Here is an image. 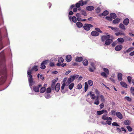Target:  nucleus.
Returning <instances> with one entry per match:
<instances>
[{"label":"nucleus","instance_id":"nucleus-64","mask_svg":"<svg viewBox=\"0 0 134 134\" xmlns=\"http://www.w3.org/2000/svg\"><path fill=\"white\" fill-rule=\"evenodd\" d=\"M129 55L131 56L134 55V51L130 52L129 54Z\"/></svg>","mask_w":134,"mask_h":134},{"label":"nucleus","instance_id":"nucleus-57","mask_svg":"<svg viewBox=\"0 0 134 134\" xmlns=\"http://www.w3.org/2000/svg\"><path fill=\"white\" fill-rule=\"evenodd\" d=\"M111 114L113 115H115L116 114L115 111L114 110H111Z\"/></svg>","mask_w":134,"mask_h":134},{"label":"nucleus","instance_id":"nucleus-39","mask_svg":"<svg viewBox=\"0 0 134 134\" xmlns=\"http://www.w3.org/2000/svg\"><path fill=\"white\" fill-rule=\"evenodd\" d=\"M51 89L50 87L47 88L46 90V93H49L51 92Z\"/></svg>","mask_w":134,"mask_h":134},{"label":"nucleus","instance_id":"nucleus-50","mask_svg":"<svg viewBox=\"0 0 134 134\" xmlns=\"http://www.w3.org/2000/svg\"><path fill=\"white\" fill-rule=\"evenodd\" d=\"M124 38L126 41H130L132 40V39L127 36H125Z\"/></svg>","mask_w":134,"mask_h":134},{"label":"nucleus","instance_id":"nucleus-40","mask_svg":"<svg viewBox=\"0 0 134 134\" xmlns=\"http://www.w3.org/2000/svg\"><path fill=\"white\" fill-rule=\"evenodd\" d=\"M88 83L89 85L91 86H92L93 84V82L91 80H89L88 81Z\"/></svg>","mask_w":134,"mask_h":134},{"label":"nucleus","instance_id":"nucleus-28","mask_svg":"<svg viewBox=\"0 0 134 134\" xmlns=\"http://www.w3.org/2000/svg\"><path fill=\"white\" fill-rule=\"evenodd\" d=\"M109 14V12L107 10H105L103 12V13L101 14L102 16H106Z\"/></svg>","mask_w":134,"mask_h":134},{"label":"nucleus","instance_id":"nucleus-23","mask_svg":"<svg viewBox=\"0 0 134 134\" xmlns=\"http://www.w3.org/2000/svg\"><path fill=\"white\" fill-rule=\"evenodd\" d=\"M134 49V47H130L128 49H127L126 51H125L124 52V53H129L131 51L133 50Z\"/></svg>","mask_w":134,"mask_h":134},{"label":"nucleus","instance_id":"nucleus-58","mask_svg":"<svg viewBox=\"0 0 134 134\" xmlns=\"http://www.w3.org/2000/svg\"><path fill=\"white\" fill-rule=\"evenodd\" d=\"M96 10L97 13H98L100 12V8L99 7H98L96 9Z\"/></svg>","mask_w":134,"mask_h":134},{"label":"nucleus","instance_id":"nucleus-41","mask_svg":"<svg viewBox=\"0 0 134 134\" xmlns=\"http://www.w3.org/2000/svg\"><path fill=\"white\" fill-rule=\"evenodd\" d=\"M125 99L129 102H131L132 100L128 96L125 97Z\"/></svg>","mask_w":134,"mask_h":134},{"label":"nucleus","instance_id":"nucleus-22","mask_svg":"<svg viewBox=\"0 0 134 134\" xmlns=\"http://www.w3.org/2000/svg\"><path fill=\"white\" fill-rule=\"evenodd\" d=\"M115 35L116 36L123 35L125 36V34L124 32H116L115 33Z\"/></svg>","mask_w":134,"mask_h":134},{"label":"nucleus","instance_id":"nucleus-36","mask_svg":"<svg viewBox=\"0 0 134 134\" xmlns=\"http://www.w3.org/2000/svg\"><path fill=\"white\" fill-rule=\"evenodd\" d=\"M117 41L118 42L121 43H122L124 42V40L122 38H118Z\"/></svg>","mask_w":134,"mask_h":134},{"label":"nucleus","instance_id":"nucleus-42","mask_svg":"<svg viewBox=\"0 0 134 134\" xmlns=\"http://www.w3.org/2000/svg\"><path fill=\"white\" fill-rule=\"evenodd\" d=\"M74 86V84L73 83H72L70 84L69 86V88L70 90H72Z\"/></svg>","mask_w":134,"mask_h":134},{"label":"nucleus","instance_id":"nucleus-59","mask_svg":"<svg viewBox=\"0 0 134 134\" xmlns=\"http://www.w3.org/2000/svg\"><path fill=\"white\" fill-rule=\"evenodd\" d=\"M49 65L50 66L53 67L54 66V63L52 62H51L49 64Z\"/></svg>","mask_w":134,"mask_h":134},{"label":"nucleus","instance_id":"nucleus-54","mask_svg":"<svg viewBox=\"0 0 134 134\" xmlns=\"http://www.w3.org/2000/svg\"><path fill=\"white\" fill-rule=\"evenodd\" d=\"M111 28L114 31H118L119 29L117 27H111Z\"/></svg>","mask_w":134,"mask_h":134},{"label":"nucleus","instance_id":"nucleus-37","mask_svg":"<svg viewBox=\"0 0 134 134\" xmlns=\"http://www.w3.org/2000/svg\"><path fill=\"white\" fill-rule=\"evenodd\" d=\"M88 88V85L87 82L85 83V91L86 92Z\"/></svg>","mask_w":134,"mask_h":134},{"label":"nucleus","instance_id":"nucleus-27","mask_svg":"<svg viewBox=\"0 0 134 134\" xmlns=\"http://www.w3.org/2000/svg\"><path fill=\"white\" fill-rule=\"evenodd\" d=\"M82 59L81 57H77L76 59V61L77 62H80L82 60Z\"/></svg>","mask_w":134,"mask_h":134},{"label":"nucleus","instance_id":"nucleus-2","mask_svg":"<svg viewBox=\"0 0 134 134\" xmlns=\"http://www.w3.org/2000/svg\"><path fill=\"white\" fill-rule=\"evenodd\" d=\"M102 118L103 120H107L106 122L108 125H110L111 124V121L112 119L111 117H107V114L103 115L102 116Z\"/></svg>","mask_w":134,"mask_h":134},{"label":"nucleus","instance_id":"nucleus-5","mask_svg":"<svg viewBox=\"0 0 134 134\" xmlns=\"http://www.w3.org/2000/svg\"><path fill=\"white\" fill-rule=\"evenodd\" d=\"M92 27L93 25L91 24H85L83 27L85 30L88 31L90 30L91 27Z\"/></svg>","mask_w":134,"mask_h":134},{"label":"nucleus","instance_id":"nucleus-47","mask_svg":"<svg viewBox=\"0 0 134 134\" xmlns=\"http://www.w3.org/2000/svg\"><path fill=\"white\" fill-rule=\"evenodd\" d=\"M126 128L128 131L130 132H131L132 130V128L130 126H127L126 127Z\"/></svg>","mask_w":134,"mask_h":134},{"label":"nucleus","instance_id":"nucleus-49","mask_svg":"<svg viewBox=\"0 0 134 134\" xmlns=\"http://www.w3.org/2000/svg\"><path fill=\"white\" fill-rule=\"evenodd\" d=\"M81 14L83 15L86 16L87 15V14L86 12L84 10H82L81 11Z\"/></svg>","mask_w":134,"mask_h":134},{"label":"nucleus","instance_id":"nucleus-6","mask_svg":"<svg viewBox=\"0 0 134 134\" xmlns=\"http://www.w3.org/2000/svg\"><path fill=\"white\" fill-rule=\"evenodd\" d=\"M48 62H49V60H46L43 61L41 64V68L42 69H45L46 67L45 65L47 64Z\"/></svg>","mask_w":134,"mask_h":134},{"label":"nucleus","instance_id":"nucleus-55","mask_svg":"<svg viewBox=\"0 0 134 134\" xmlns=\"http://www.w3.org/2000/svg\"><path fill=\"white\" fill-rule=\"evenodd\" d=\"M82 88V85L81 83H79L78 84L77 87V88L79 90H80Z\"/></svg>","mask_w":134,"mask_h":134},{"label":"nucleus","instance_id":"nucleus-20","mask_svg":"<svg viewBox=\"0 0 134 134\" xmlns=\"http://www.w3.org/2000/svg\"><path fill=\"white\" fill-rule=\"evenodd\" d=\"M94 8L93 6H89L87 7L86 8V9L88 11H92L93 10Z\"/></svg>","mask_w":134,"mask_h":134},{"label":"nucleus","instance_id":"nucleus-34","mask_svg":"<svg viewBox=\"0 0 134 134\" xmlns=\"http://www.w3.org/2000/svg\"><path fill=\"white\" fill-rule=\"evenodd\" d=\"M120 84L123 87L125 88H127V85L125 83L121 82H120Z\"/></svg>","mask_w":134,"mask_h":134},{"label":"nucleus","instance_id":"nucleus-44","mask_svg":"<svg viewBox=\"0 0 134 134\" xmlns=\"http://www.w3.org/2000/svg\"><path fill=\"white\" fill-rule=\"evenodd\" d=\"M127 79L128 80V81L129 83L130 84L131 82V80L132 79V77L130 76H129L127 77Z\"/></svg>","mask_w":134,"mask_h":134},{"label":"nucleus","instance_id":"nucleus-45","mask_svg":"<svg viewBox=\"0 0 134 134\" xmlns=\"http://www.w3.org/2000/svg\"><path fill=\"white\" fill-rule=\"evenodd\" d=\"M130 90L131 93L134 96V88L133 87H131L130 88Z\"/></svg>","mask_w":134,"mask_h":134},{"label":"nucleus","instance_id":"nucleus-43","mask_svg":"<svg viewBox=\"0 0 134 134\" xmlns=\"http://www.w3.org/2000/svg\"><path fill=\"white\" fill-rule=\"evenodd\" d=\"M103 70L107 74V75H108L109 74V71L108 69L107 68H104L103 69Z\"/></svg>","mask_w":134,"mask_h":134},{"label":"nucleus","instance_id":"nucleus-9","mask_svg":"<svg viewBox=\"0 0 134 134\" xmlns=\"http://www.w3.org/2000/svg\"><path fill=\"white\" fill-rule=\"evenodd\" d=\"M90 95L91 99H95L96 97L94 94L92 92H89L87 95V96L88 95Z\"/></svg>","mask_w":134,"mask_h":134},{"label":"nucleus","instance_id":"nucleus-53","mask_svg":"<svg viewBox=\"0 0 134 134\" xmlns=\"http://www.w3.org/2000/svg\"><path fill=\"white\" fill-rule=\"evenodd\" d=\"M112 125L116 126H119V125L116 122H114L112 123Z\"/></svg>","mask_w":134,"mask_h":134},{"label":"nucleus","instance_id":"nucleus-13","mask_svg":"<svg viewBox=\"0 0 134 134\" xmlns=\"http://www.w3.org/2000/svg\"><path fill=\"white\" fill-rule=\"evenodd\" d=\"M92 36H96L99 35V34L96 31H92L91 33Z\"/></svg>","mask_w":134,"mask_h":134},{"label":"nucleus","instance_id":"nucleus-7","mask_svg":"<svg viewBox=\"0 0 134 134\" xmlns=\"http://www.w3.org/2000/svg\"><path fill=\"white\" fill-rule=\"evenodd\" d=\"M42 85L41 84L38 85L37 86H34L33 89L35 92H38L39 91V88L41 87Z\"/></svg>","mask_w":134,"mask_h":134},{"label":"nucleus","instance_id":"nucleus-11","mask_svg":"<svg viewBox=\"0 0 134 134\" xmlns=\"http://www.w3.org/2000/svg\"><path fill=\"white\" fill-rule=\"evenodd\" d=\"M37 66H34L32 69L31 70H30V68H29V70L27 71V73L29 72H30L32 74V71H36L38 70V69L37 68Z\"/></svg>","mask_w":134,"mask_h":134},{"label":"nucleus","instance_id":"nucleus-16","mask_svg":"<svg viewBox=\"0 0 134 134\" xmlns=\"http://www.w3.org/2000/svg\"><path fill=\"white\" fill-rule=\"evenodd\" d=\"M122 46L121 45H119L116 46L115 49L117 51H120L122 49Z\"/></svg>","mask_w":134,"mask_h":134},{"label":"nucleus","instance_id":"nucleus-19","mask_svg":"<svg viewBox=\"0 0 134 134\" xmlns=\"http://www.w3.org/2000/svg\"><path fill=\"white\" fill-rule=\"evenodd\" d=\"M129 21V19L127 18H126L124 20L123 23L124 25L127 26L128 24Z\"/></svg>","mask_w":134,"mask_h":134},{"label":"nucleus","instance_id":"nucleus-18","mask_svg":"<svg viewBox=\"0 0 134 134\" xmlns=\"http://www.w3.org/2000/svg\"><path fill=\"white\" fill-rule=\"evenodd\" d=\"M69 19L71 20L74 23H76L77 21V19L75 16H73L72 18L71 16H69Z\"/></svg>","mask_w":134,"mask_h":134},{"label":"nucleus","instance_id":"nucleus-33","mask_svg":"<svg viewBox=\"0 0 134 134\" xmlns=\"http://www.w3.org/2000/svg\"><path fill=\"white\" fill-rule=\"evenodd\" d=\"M119 27L122 30H125V26L122 23H120V24Z\"/></svg>","mask_w":134,"mask_h":134},{"label":"nucleus","instance_id":"nucleus-63","mask_svg":"<svg viewBox=\"0 0 134 134\" xmlns=\"http://www.w3.org/2000/svg\"><path fill=\"white\" fill-rule=\"evenodd\" d=\"M100 109H101L104 107V104L103 103H101L99 105Z\"/></svg>","mask_w":134,"mask_h":134},{"label":"nucleus","instance_id":"nucleus-12","mask_svg":"<svg viewBox=\"0 0 134 134\" xmlns=\"http://www.w3.org/2000/svg\"><path fill=\"white\" fill-rule=\"evenodd\" d=\"M113 40L111 39H108L105 41V44L107 45H109L113 42Z\"/></svg>","mask_w":134,"mask_h":134},{"label":"nucleus","instance_id":"nucleus-14","mask_svg":"<svg viewBox=\"0 0 134 134\" xmlns=\"http://www.w3.org/2000/svg\"><path fill=\"white\" fill-rule=\"evenodd\" d=\"M116 115L117 116L119 119H121L123 118L122 114L120 112L118 111L116 113Z\"/></svg>","mask_w":134,"mask_h":134},{"label":"nucleus","instance_id":"nucleus-48","mask_svg":"<svg viewBox=\"0 0 134 134\" xmlns=\"http://www.w3.org/2000/svg\"><path fill=\"white\" fill-rule=\"evenodd\" d=\"M95 30L98 32H100L102 33V32L100 30V29L98 28H96L95 29Z\"/></svg>","mask_w":134,"mask_h":134},{"label":"nucleus","instance_id":"nucleus-4","mask_svg":"<svg viewBox=\"0 0 134 134\" xmlns=\"http://www.w3.org/2000/svg\"><path fill=\"white\" fill-rule=\"evenodd\" d=\"M87 2V1H86L84 2L82 0L80 1L78 3H77L76 4V8H79L80 6H82L84 4H86Z\"/></svg>","mask_w":134,"mask_h":134},{"label":"nucleus","instance_id":"nucleus-3","mask_svg":"<svg viewBox=\"0 0 134 134\" xmlns=\"http://www.w3.org/2000/svg\"><path fill=\"white\" fill-rule=\"evenodd\" d=\"M79 76L78 75H74L73 76H71L70 78H68L66 83H68V85H69L71 82L73 81L75 79L77 78Z\"/></svg>","mask_w":134,"mask_h":134},{"label":"nucleus","instance_id":"nucleus-26","mask_svg":"<svg viewBox=\"0 0 134 134\" xmlns=\"http://www.w3.org/2000/svg\"><path fill=\"white\" fill-rule=\"evenodd\" d=\"M125 124L126 125H129L130 124V121L128 120H126L124 121Z\"/></svg>","mask_w":134,"mask_h":134},{"label":"nucleus","instance_id":"nucleus-35","mask_svg":"<svg viewBox=\"0 0 134 134\" xmlns=\"http://www.w3.org/2000/svg\"><path fill=\"white\" fill-rule=\"evenodd\" d=\"M83 63L84 65L86 66L88 65V62L86 59L84 60L83 61Z\"/></svg>","mask_w":134,"mask_h":134},{"label":"nucleus","instance_id":"nucleus-38","mask_svg":"<svg viewBox=\"0 0 134 134\" xmlns=\"http://www.w3.org/2000/svg\"><path fill=\"white\" fill-rule=\"evenodd\" d=\"M101 75L104 77L106 78L107 77V75L104 72H102L101 73Z\"/></svg>","mask_w":134,"mask_h":134},{"label":"nucleus","instance_id":"nucleus-46","mask_svg":"<svg viewBox=\"0 0 134 134\" xmlns=\"http://www.w3.org/2000/svg\"><path fill=\"white\" fill-rule=\"evenodd\" d=\"M96 68H89V71L91 72H94V70Z\"/></svg>","mask_w":134,"mask_h":134},{"label":"nucleus","instance_id":"nucleus-15","mask_svg":"<svg viewBox=\"0 0 134 134\" xmlns=\"http://www.w3.org/2000/svg\"><path fill=\"white\" fill-rule=\"evenodd\" d=\"M118 80L119 81H121L122 80V75L121 73H118L117 75Z\"/></svg>","mask_w":134,"mask_h":134},{"label":"nucleus","instance_id":"nucleus-32","mask_svg":"<svg viewBox=\"0 0 134 134\" xmlns=\"http://www.w3.org/2000/svg\"><path fill=\"white\" fill-rule=\"evenodd\" d=\"M46 90V89L45 87H42L40 90V92L41 93H43Z\"/></svg>","mask_w":134,"mask_h":134},{"label":"nucleus","instance_id":"nucleus-30","mask_svg":"<svg viewBox=\"0 0 134 134\" xmlns=\"http://www.w3.org/2000/svg\"><path fill=\"white\" fill-rule=\"evenodd\" d=\"M120 19L119 18H116L113 21V23L114 24H117L119 22Z\"/></svg>","mask_w":134,"mask_h":134},{"label":"nucleus","instance_id":"nucleus-31","mask_svg":"<svg viewBox=\"0 0 134 134\" xmlns=\"http://www.w3.org/2000/svg\"><path fill=\"white\" fill-rule=\"evenodd\" d=\"M44 97L46 99H49L51 97L50 94L48 93H46L44 95Z\"/></svg>","mask_w":134,"mask_h":134},{"label":"nucleus","instance_id":"nucleus-61","mask_svg":"<svg viewBox=\"0 0 134 134\" xmlns=\"http://www.w3.org/2000/svg\"><path fill=\"white\" fill-rule=\"evenodd\" d=\"M65 85V83H63L62 85V86L61 87V89L62 90H63L64 89Z\"/></svg>","mask_w":134,"mask_h":134},{"label":"nucleus","instance_id":"nucleus-62","mask_svg":"<svg viewBox=\"0 0 134 134\" xmlns=\"http://www.w3.org/2000/svg\"><path fill=\"white\" fill-rule=\"evenodd\" d=\"M55 84L52 83L51 85V87L53 90L54 89L55 87Z\"/></svg>","mask_w":134,"mask_h":134},{"label":"nucleus","instance_id":"nucleus-21","mask_svg":"<svg viewBox=\"0 0 134 134\" xmlns=\"http://www.w3.org/2000/svg\"><path fill=\"white\" fill-rule=\"evenodd\" d=\"M54 89H55L56 91L58 92L59 91L60 89V83H57Z\"/></svg>","mask_w":134,"mask_h":134},{"label":"nucleus","instance_id":"nucleus-8","mask_svg":"<svg viewBox=\"0 0 134 134\" xmlns=\"http://www.w3.org/2000/svg\"><path fill=\"white\" fill-rule=\"evenodd\" d=\"M110 37V35H103L101 37V40L102 42H104Z\"/></svg>","mask_w":134,"mask_h":134},{"label":"nucleus","instance_id":"nucleus-52","mask_svg":"<svg viewBox=\"0 0 134 134\" xmlns=\"http://www.w3.org/2000/svg\"><path fill=\"white\" fill-rule=\"evenodd\" d=\"M5 79V77L2 76L0 78V80H1L2 82H3L4 81Z\"/></svg>","mask_w":134,"mask_h":134},{"label":"nucleus","instance_id":"nucleus-29","mask_svg":"<svg viewBox=\"0 0 134 134\" xmlns=\"http://www.w3.org/2000/svg\"><path fill=\"white\" fill-rule=\"evenodd\" d=\"M58 62L60 63H62L63 62L64 60V59H63V58L61 57H59L58 58Z\"/></svg>","mask_w":134,"mask_h":134},{"label":"nucleus","instance_id":"nucleus-1","mask_svg":"<svg viewBox=\"0 0 134 134\" xmlns=\"http://www.w3.org/2000/svg\"><path fill=\"white\" fill-rule=\"evenodd\" d=\"M27 74L29 85L30 88L32 89V86L35 84V82L33 80L32 76L31 75V72L28 71Z\"/></svg>","mask_w":134,"mask_h":134},{"label":"nucleus","instance_id":"nucleus-25","mask_svg":"<svg viewBox=\"0 0 134 134\" xmlns=\"http://www.w3.org/2000/svg\"><path fill=\"white\" fill-rule=\"evenodd\" d=\"M76 25L77 26L78 28H81L83 26V25L82 23L80 22H77L76 23Z\"/></svg>","mask_w":134,"mask_h":134},{"label":"nucleus","instance_id":"nucleus-24","mask_svg":"<svg viewBox=\"0 0 134 134\" xmlns=\"http://www.w3.org/2000/svg\"><path fill=\"white\" fill-rule=\"evenodd\" d=\"M110 15L111 18L115 19L116 17V14L114 13H112L110 14Z\"/></svg>","mask_w":134,"mask_h":134},{"label":"nucleus","instance_id":"nucleus-56","mask_svg":"<svg viewBox=\"0 0 134 134\" xmlns=\"http://www.w3.org/2000/svg\"><path fill=\"white\" fill-rule=\"evenodd\" d=\"M101 98V100L102 102H103L105 100V99L104 98V96L102 95H101L100 96Z\"/></svg>","mask_w":134,"mask_h":134},{"label":"nucleus","instance_id":"nucleus-60","mask_svg":"<svg viewBox=\"0 0 134 134\" xmlns=\"http://www.w3.org/2000/svg\"><path fill=\"white\" fill-rule=\"evenodd\" d=\"M95 92L96 93L97 95H99L100 93V92L97 89L95 90Z\"/></svg>","mask_w":134,"mask_h":134},{"label":"nucleus","instance_id":"nucleus-51","mask_svg":"<svg viewBox=\"0 0 134 134\" xmlns=\"http://www.w3.org/2000/svg\"><path fill=\"white\" fill-rule=\"evenodd\" d=\"M105 18L110 21H111L112 20V19L111 17L107 16L105 17Z\"/></svg>","mask_w":134,"mask_h":134},{"label":"nucleus","instance_id":"nucleus-10","mask_svg":"<svg viewBox=\"0 0 134 134\" xmlns=\"http://www.w3.org/2000/svg\"><path fill=\"white\" fill-rule=\"evenodd\" d=\"M104 113H108L107 111L105 109H103L101 111H98L97 112V115H100L103 114Z\"/></svg>","mask_w":134,"mask_h":134},{"label":"nucleus","instance_id":"nucleus-17","mask_svg":"<svg viewBox=\"0 0 134 134\" xmlns=\"http://www.w3.org/2000/svg\"><path fill=\"white\" fill-rule=\"evenodd\" d=\"M71 60V55H67L66 58V60L68 62H70Z\"/></svg>","mask_w":134,"mask_h":134}]
</instances>
